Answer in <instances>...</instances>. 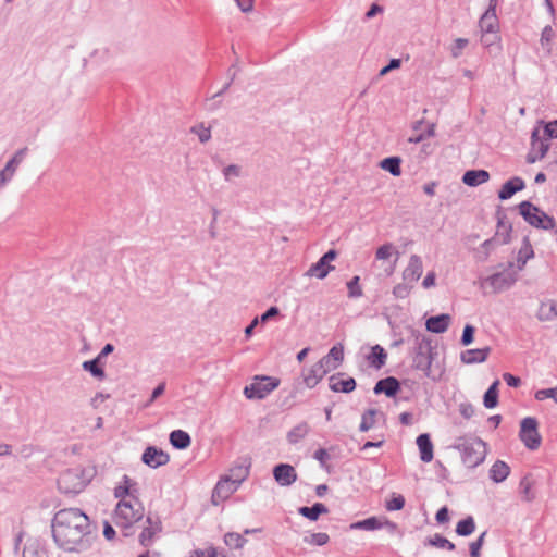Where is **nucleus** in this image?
Instances as JSON below:
<instances>
[{"instance_id":"nucleus-1","label":"nucleus","mask_w":557,"mask_h":557,"mask_svg":"<svg viewBox=\"0 0 557 557\" xmlns=\"http://www.w3.org/2000/svg\"><path fill=\"white\" fill-rule=\"evenodd\" d=\"M90 533L89 518L78 508L59 510L52 520L55 544L66 552H79L88 547L85 539Z\"/></svg>"},{"instance_id":"nucleus-2","label":"nucleus","mask_w":557,"mask_h":557,"mask_svg":"<svg viewBox=\"0 0 557 557\" xmlns=\"http://www.w3.org/2000/svg\"><path fill=\"white\" fill-rule=\"evenodd\" d=\"M456 448L461 453L462 462L471 469L481 465L487 455V445L480 437H461Z\"/></svg>"},{"instance_id":"nucleus-3","label":"nucleus","mask_w":557,"mask_h":557,"mask_svg":"<svg viewBox=\"0 0 557 557\" xmlns=\"http://www.w3.org/2000/svg\"><path fill=\"white\" fill-rule=\"evenodd\" d=\"M143 517V507L136 498L120 500L113 516V522L123 529L132 527Z\"/></svg>"},{"instance_id":"nucleus-4","label":"nucleus","mask_w":557,"mask_h":557,"mask_svg":"<svg viewBox=\"0 0 557 557\" xmlns=\"http://www.w3.org/2000/svg\"><path fill=\"white\" fill-rule=\"evenodd\" d=\"M519 213L525 222L531 226L542 230H554L556 227L555 219L540 208L535 207L530 201H522L519 205Z\"/></svg>"},{"instance_id":"nucleus-5","label":"nucleus","mask_w":557,"mask_h":557,"mask_svg":"<svg viewBox=\"0 0 557 557\" xmlns=\"http://www.w3.org/2000/svg\"><path fill=\"white\" fill-rule=\"evenodd\" d=\"M280 385V380L272 376H256L250 385L245 386L244 395L248 399H263Z\"/></svg>"},{"instance_id":"nucleus-6","label":"nucleus","mask_w":557,"mask_h":557,"mask_svg":"<svg viewBox=\"0 0 557 557\" xmlns=\"http://www.w3.org/2000/svg\"><path fill=\"white\" fill-rule=\"evenodd\" d=\"M517 273L515 263L508 262L505 269L484 278V284L490 285L494 293H500L509 289L517 282Z\"/></svg>"},{"instance_id":"nucleus-7","label":"nucleus","mask_w":557,"mask_h":557,"mask_svg":"<svg viewBox=\"0 0 557 557\" xmlns=\"http://www.w3.org/2000/svg\"><path fill=\"white\" fill-rule=\"evenodd\" d=\"M432 347L431 341L424 335L416 337V354L413 356V367L424 372L426 376L431 374L432 364Z\"/></svg>"},{"instance_id":"nucleus-8","label":"nucleus","mask_w":557,"mask_h":557,"mask_svg":"<svg viewBox=\"0 0 557 557\" xmlns=\"http://www.w3.org/2000/svg\"><path fill=\"white\" fill-rule=\"evenodd\" d=\"M519 437L525 447L531 450L540 447L542 437L537 431V420L535 418L527 417L521 421Z\"/></svg>"},{"instance_id":"nucleus-9","label":"nucleus","mask_w":557,"mask_h":557,"mask_svg":"<svg viewBox=\"0 0 557 557\" xmlns=\"http://www.w3.org/2000/svg\"><path fill=\"white\" fill-rule=\"evenodd\" d=\"M60 491L66 494H76L85 488V482L79 476L77 469H67L58 479Z\"/></svg>"},{"instance_id":"nucleus-10","label":"nucleus","mask_w":557,"mask_h":557,"mask_svg":"<svg viewBox=\"0 0 557 557\" xmlns=\"http://www.w3.org/2000/svg\"><path fill=\"white\" fill-rule=\"evenodd\" d=\"M336 257V250H329L315 263L310 265L305 275L308 277H317L319 280L325 278L329 273L334 270V267L331 265V262L335 260Z\"/></svg>"},{"instance_id":"nucleus-11","label":"nucleus","mask_w":557,"mask_h":557,"mask_svg":"<svg viewBox=\"0 0 557 557\" xmlns=\"http://www.w3.org/2000/svg\"><path fill=\"white\" fill-rule=\"evenodd\" d=\"M497 0H490L488 8L479 21V27L483 34L482 41L485 45H491L485 40V35L496 34L498 32V18L496 15Z\"/></svg>"},{"instance_id":"nucleus-12","label":"nucleus","mask_w":557,"mask_h":557,"mask_svg":"<svg viewBox=\"0 0 557 557\" xmlns=\"http://www.w3.org/2000/svg\"><path fill=\"white\" fill-rule=\"evenodd\" d=\"M549 139L543 135L540 128H534L531 135V151L528 154V162L534 163L545 157L549 149Z\"/></svg>"},{"instance_id":"nucleus-13","label":"nucleus","mask_w":557,"mask_h":557,"mask_svg":"<svg viewBox=\"0 0 557 557\" xmlns=\"http://www.w3.org/2000/svg\"><path fill=\"white\" fill-rule=\"evenodd\" d=\"M141 461L148 467L156 469L166 465L170 461V456L168 453L156 446H149L145 449L141 456Z\"/></svg>"},{"instance_id":"nucleus-14","label":"nucleus","mask_w":557,"mask_h":557,"mask_svg":"<svg viewBox=\"0 0 557 557\" xmlns=\"http://www.w3.org/2000/svg\"><path fill=\"white\" fill-rule=\"evenodd\" d=\"M238 486L233 483L226 475L221 478L216 483L215 487L212 492V503L214 505H219L221 502L227 499L234 492H236Z\"/></svg>"},{"instance_id":"nucleus-15","label":"nucleus","mask_w":557,"mask_h":557,"mask_svg":"<svg viewBox=\"0 0 557 557\" xmlns=\"http://www.w3.org/2000/svg\"><path fill=\"white\" fill-rule=\"evenodd\" d=\"M250 467H251V459L249 457L240 458L230 469V473L226 476L239 487V485L249 475Z\"/></svg>"},{"instance_id":"nucleus-16","label":"nucleus","mask_w":557,"mask_h":557,"mask_svg":"<svg viewBox=\"0 0 557 557\" xmlns=\"http://www.w3.org/2000/svg\"><path fill=\"white\" fill-rule=\"evenodd\" d=\"M344 373H335L329 377V387L334 393H351L357 383L354 377L344 379Z\"/></svg>"},{"instance_id":"nucleus-17","label":"nucleus","mask_w":557,"mask_h":557,"mask_svg":"<svg viewBox=\"0 0 557 557\" xmlns=\"http://www.w3.org/2000/svg\"><path fill=\"white\" fill-rule=\"evenodd\" d=\"M273 475L281 486H289L297 480V473L293 466L280 463L274 467Z\"/></svg>"},{"instance_id":"nucleus-18","label":"nucleus","mask_w":557,"mask_h":557,"mask_svg":"<svg viewBox=\"0 0 557 557\" xmlns=\"http://www.w3.org/2000/svg\"><path fill=\"white\" fill-rule=\"evenodd\" d=\"M26 148L20 149L7 162L5 166L0 171V185L7 184L14 176L18 165L24 159Z\"/></svg>"},{"instance_id":"nucleus-19","label":"nucleus","mask_w":557,"mask_h":557,"mask_svg":"<svg viewBox=\"0 0 557 557\" xmlns=\"http://www.w3.org/2000/svg\"><path fill=\"white\" fill-rule=\"evenodd\" d=\"M423 272L422 260L419 256L412 255L409 259L408 265L403 272V278L408 283L417 282Z\"/></svg>"},{"instance_id":"nucleus-20","label":"nucleus","mask_w":557,"mask_h":557,"mask_svg":"<svg viewBox=\"0 0 557 557\" xmlns=\"http://www.w3.org/2000/svg\"><path fill=\"white\" fill-rule=\"evenodd\" d=\"M400 389V384L398 380L394 376H387L377 381L375 384L373 392L374 394H385L387 397H394L398 391Z\"/></svg>"},{"instance_id":"nucleus-21","label":"nucleus","mask_w":557,"mask_h":557,"mask_svg":"<svg viewBox=\"0 0 557 557\" xmlns=\"http://www.w3.org/2000/svg\"><path fill=\"white\" fill-rule=\"evenodd\" d=\"M524 181L519 176H515L503 184L498 191V198L500 200H507L511 198L516 193L524 189Z\"/></svg>"},{"instance_id":"nucleus-22","label":"nucleus","mask_w":557,"mask_h":557,"mask_svg":"<svg viewBox=\"0 0 557 557\" xmlns=\"http://www.w3.org/2000/svg\"><path fill=\"white\" fill-rule=\"evenodd\" d=\"M371 368L380 370L386 363L387 352L381 345L370 347V351L364 356Z\"/></svg>"},{"instance_id":"nucleus-23","label":"nucleus","mask_w":557,"mask_h":557,"mask_svg":"<svg viewBox=\"0 0 557 557\" xmlns=\"http://www.w3.org/2000/svg\"><path fill=\"white\" fill-rule=\"evenodd\" d=\"M491 352L488 346L484 348L468 349L461 352L460 359L466 364L481 363L484 362Z\"/></svg>"},{"instance_id":"nucleus-24","label":"nucleus","mask_w":557,"mask_h":557,"mask_svg":"<svg viewBox=\"0 0 557 557\" xmlns=\"http://www.w3.org/2000/svg\"><path fill=\"white\" fill-rule=\"evenodd\" d=\"M146 522L148 523V525H146L143 529L141 533L139 534V542L143 546H149L152 542L153 536L161 531L160 520H152L151 517H147Z\"/></svg>"},{"instance_id":"nucleus-25","label":"nucleus","mask_w":557,"mask_h":557,"mask_svg":"<svg viewBox=\"0 0 557 557\" xmlns=\"http://www.w3.org/2000/svg\"><path fill=\"white\" fill-rule=\"evenodd\" d=\"M417 445L420 450V458L423 462H430L433 459V444L430 435L426 433L420 434L417 437Z\"/></svg>"},{"instance_id":"nucleus-26","label":"nucleus","mask_w":557,"mask_h":557,"mask_svg":"<svg viewBox=\"0 0 557 557\" xmlns=\"http://www.w3.org/2000/svg\"><path fill=\"white\" fill-rule=\"evenodd\" d=\"M490 180V173L485 170H469L462 176V182L471 187L486 183Z\"/></svg>"},{"instance_id":"nucleus-27","label":"nucleus","mask_w":557,"mask_h":557,"mask_svg":"<svg viewBox=\"0 0 557 557\" xmlns=\"http://www.w3.org/2000/svg\"><path fill=\"white\" fill-rule=\"evenodd\" d=\"M450 322V317L448 314H440L435 317H431L426 320L425 326L426 330L432 333H443L445 332Z\"/></svg>"},{"instance_id":"nucleus-28","label":"nucleus","mask_w":557,"mask_h":557,"mask_svg":"<svg viewBox=\"0 0 557 557\" xmlns=\"http://www.w3.org/2000/svg\"><path fill=\"white\" fill-rule=\"evenodd\" d=\"M510 474V467L503 460H496L490 469V479L495 483L504 482Z\"/></svg>"},{"instance_id":"nucleus-29","label":"nucleus","mask_w":557,"mask_h":557,"mask_svg":"<svg viewBox=\"0 0 557 557\" xmlns=\"http://www.w3.org/2000/svg\"><path fill=\"white\" fill-rule=\"evenodd\" d=\"M280 313V310L277 307L275 306H272L270 307L263 314H261L260 317H256L251 323L245 329V335L246 337H250L253 333V330L255 327L258 325V324H262V323H265L268 322L270 319L278 315Z\"/></svg>"},{"instance_id":"nucleus-30","label":"nucleus","mask_w":557,"mask_h":557,"mask_svg":"<svg viewBox=\"0 0 557 557\" xmlns=\"http://www.w3.org/2000/svg\"><path fill=\"white\" fill-rule=\"evenodd\" d=\"M298 512H299V515H301L302 517H305L311 521H317L319 519L320 515L327 513L329 509L324 504L315 503L311 507H307V506L300 507L298 509Z\"/></svg>"},{"instance_id":"nucleus-31","label":"nucleus","mask_w":557,"mask_h":557,"mask_svg":"<svg viewBox=\"0 0 557 557\" xmlns=\"http://www.w3.org/2000/svg\"><path fill=\"white\" fill-rule=\"evenodd\" d=\"M382 518L380 517H370L364 520H360L354 522L349 525L350 530H364V531H375L383 529V524H381Z\"/></svg>"},{"instance_id":"nucleus-32","label":"nucleus","mask_w":557,"mask_h":557,"mask_svg":"<svg viewBox=\"0 0 557 557\" xmlns=\"http://www.w3.org/2000/svg\"><path fill=\"white\" fill-rule=\"evenodd\" d=\"M170 443L176 449H186L190 445L191 438L187 432L174 430L170 433Z\"/></svg>"},{"instance_id":"nucleus-33","label":"nucleus","mask_w":557,"mask_h":557,"mask_svg":"<svg viewBox=\"0 0 557 557\" xmlns=\"http://www.w3.org/2000/svg\"><path fill=\"white\" fill-rule=\"evenodd\" d=\"M325 375V370H321L315 363L304 372V382L307 387L313 388Z\"/></svg>"},{"instance_id":"nucleus-34","label":"nucleus","mask_w":557,"mask_h":557,"mask_svg":"<svg viewBox=\"0 0 557 557\" xmlns=\"http://www.w3.org/2000/svg\"><path fill=\"white\" fill-rule=\"evenodd\" d=\"M309 432V424L307 422H300L287 433L286 438L289 444L295 445L299 443L302 438H305Z\"/></svg>"},{"instance_id":"nucleus-35","label":"nucleus","mask_w":557,"mask_h":557,"mask_svg":"<svg viewBox=\"0 0 557 557\" xmlns=\"http://www.w3.org/2000/svg\"><path fill=\"white\" fill-rule=\"evenodd\" d=\"M499 243L496 240V238H490L483 242L479 249L475 250V258L480 262H484L488 259L491 252L495 249V247Z\"/></svg>"},{"instance_id":"nucleus-36","label":"nucleus","mask_w":557,"mask_h":557,"mask_svg":"<svg viewBox=\"0 0 557 557\" xmlns=\"http://www.w3.org/2000/svg\"><path fill=\"white\" fill-rule=\"evenodd\" d=\"M99 358H94L91 360H86L83 362L82 368L89 372L94 377L102 381L106 379L104 370L100 367Z\"/></svg>"},{"instance_id":"nucleus-37","label":"nucleus","mask_w":557,"mask_h":557,"mask_svg":"<svg viewBox=\"0 0 557 557\" xmlns=\"http://www.w3.org/2000/svg\"><path fill=\"white\" fill-rule=\"evenodd\" d=\"M498 385L499 381H494L484 394L483 404L488 409L495 408L498 405Z\"/></svg>"},{"instance_id":"nucleus-38","label":"nucleus","mask_w":557,"mask_h":557,"mask_svg":"<svg viewBox=\"0 0 557 557\" xmlns=\"http://www.w3.org/2000/svg\"><path fill=\"white\" fill-rule=\"evenodd\" d=\"M23 557H48V554L38 541L33 540L26 543Z\"/></svg>"},{"instance_id":"nucleus-39","label":"nucleus","mask_w":557,"mask_h":557,"mask_svg":"<svg viewBox=\"0 0 557 557\" xmlns=\"http://www.w3.org/2000/svg\"><path fill=\"white\" fill-rule=\"evenodd\" d=\"M400 163L401 159L399 157H388L381 161L380 166L392 175L399 176L401 174Z\"/></svg>"},{"instance_id":"nucleus-40","label":"nucleus","mask_w":557,"mask_h":557,"mask_svg":"<svg viewBox=\"0 0 557 557\" xmlns=\"http://www.w3.org/2000/svg\"><path fill=\"white\" fill-rule=\"evenodd\" d=\"M537 317L541 321H549L554 318H557L556 302L555 301L542 302L539 308Z\"/></svg>"},{"instance_id":"nucleus-41","label":"nucleus","mask_w":557,"mask_h":557,"mask_svg":"<svg viewBox=\"0 0 557 557\" xmlns=\"http://www.w3.org/2000/svg\"><path fill=\"white\" fill-rule=\"evenodd\" d=\"M533 481L531 480L530 475H524L519 483V492L521 494V497L524 502H532L535 497L533 491Z\"/></svg>"},{"instance_id":"nucleus-42","label":"nucleus","mask_w":557,"mask_h":557,"mask_svg":"<svg viewBox=\"0 0 557 557\" xmlns=\"http://www.w3.org/2000/svg\"><path fill=\"white\" fill-rule=\"evenodd\" d=\"M475 530V522L473 517L469 516L466 519L459 521L456 525V533L460 536H469Z\"/></svg>"},{"instance_id":"nucleus-43","label":"nucleus","mask_w":557,"mask_h":557,"mask_svg":"<svg viewBox=\"0 0 557 557\" xmlns=\"http://www.w3.org/2000/svg\"><path fill=\"white\" fill-rule=\"evenodd\" d=\"M224 543L233 549L243 548L247 543V540L239 533L236 532H227L224 535Z\"/></svg>"},{"instance_id":"nucleus-44","label":"nucleus","mask_w":557,"mask_h":557,"mask_svg":"<svg viewBox=\"0 0 557 557\" xmlns=\"http://www.w3.org/2000/svg\"><path fill=\"white\" fill-rule=\"evenodd\" d=\"M132 480L127 475H123L122 482L114 488V496L120 500H126L125 497L131 495Z\"/></svg>"},{"instance_id":"nucleus-45","label":"nucleus","mask_w":557,"mask_h":557,"mask_svg":"<svg viewBox=\"0 0 557 557\" xmlns=\"http://www.w3.org/2000/svg\"><path fill=\"white\" fill-rule=\"evenodd\" d=\"M330 541V536L327 533L324 532H318V533H311L309 535H306L304 537V542L313 545V546H323L327 544Z\"/></svg>"},{"instance_id":"nucleus-46","label":"nucleus","mask_w":557,"mask_h":557,"mask_svg":"<svg viewBox=\"0 0 557 557\" xmlns=\"http://www.w3.org/2000/svg\"><path fill=\"white\" fill-rule=\"evenodd\" d=\"M426 544L437 548H446L448 550L455 549V544L441 534H435L433 537H430Z\"/></svg>"},{"instance_id":"nucleus-47","label":"nucleus","mask_w":557,"mask_h":557,"mask_svg":"<svg viewBox=\"0 0 557 557\" xmlns=\"http://www.w3.org/2000/svg\"><path fill=\"white\" fill-rule=\"evenodd\" d=\"M190 132L198 136L200 143L205 144L210 140L211 138V129L210 127H207L203 123H199L194 125L190 128Z\"/></svg>"},{"instance_id":"nucleus-48","label":"nucleus","mask_w":557,"mask_h":557,"mask_svg":"<svg viewBox=\"0 0 557 557\" xmlns=\"http://www.w3.org/2000/svg\"><path fill=\"white\" fill-rule=\"evenodd\" d=\"M375 413H376V410L369 409L362 414L361 423L359 426V430L361 432H367L374 425Z\"/></svg>"},{"instance_id":"nucleus-49","label":"nucleus","mask_w":557,"mask_h":557,"mask_svg":"<svg viewBox=\"0 0 557 557\" xmlns=\"http://www.w3.org/2000/svg\"><path fill=\"white\" fill-rule=\"evenodd\" d=\"M393 253L398 255V251L395 249V247L392 243H387L377 248V250L375 252V258L377 260H386Z\"/></svg>"},{"instance_id":"nucleus-50","label":"nucleus","mask_w":557,"mask_h":557,"mask_svg":"<svg viewBox=\"0 0 557 557\" xmlns=\"http://www.w3.org/2000/svg\"><path fill=\"white\" fill-rule=\"evenodd\" d=\"M405 506V497L400 494H393L392 499L387 500L385 508L388 511L401 510Z\"/></svg>"},{"instance_id":"nucleus-51","label":"nucleus","mask_w":557,"mask_h":557,"mask_svg":"<svg viewBox=\"0 0 557 557\" xmlns=\"http://www.w3.org/2000/svg\"><path fill=\"white\" fill-rule=\"evenodd\" d=\"M326 356L333 362H336L337 367H339L344 360V347L341 344L335 345L330 349Z\"/></svg>"},{"instance_id":"nucleus-52","label":"nucleus","mask_w":557,"mask_h":557,"mask_svg":"<svg viewBox=\"0 0 557 557\" xmlns=\"http://www.w3.org/2000/svg\"><path fill=\"white\" fill-rule=\"evenodd\" d=\"M534 397L536 400L540 401L545 400L547 398H552L557 404V386L552 388L539 389L535 392Z\"/></svg>"},{"instance_id":"nucleus-53","label":"nucleus","mask_w":557,"mask_h":557,"mask_svg":"<svg viewBox=\"0 0 557 557\" xmlns=\"http://www.w3.org/2000/svg\"><path fill=\"white\" fill-rule=\"evenodd\" d=\"M348 296L350 298H358L362 296V289L359 285V276H354L348 283Z\"/></svg>"},{"instance_id":"nucleus-54","label":"nucleus","mask_w":557,"mask_h":557,"mask_svg":"<svg viewBox=\"0 0 557 557\" xmlns=\"http://www.w3.org/2000/svg\"><path fill=\"white\" fill-rule=\"evenodd\" d=\"M321 370H325V375L333 371V370H336L338 367L336 366V362H333L331 359L327 358V356L325 355L324 357H322L317 363H315Z\"/></svg>"},{"instance_id":"nucleus-55","label":"nucleus","mask_w":557,"mask_h":557,"mask_svg":"<svg viewBox=\"0 0 557 557\" xmlns=\"http://www.w3.org/2000/svg\"><path fill=\"white\" fill-rule=\"evenodd\" d=\"M474 332H475L474 326H472L470 324H467L463 327V332H462V336H461V344L463 346H468L473 342Z\"/></svg>"},{"instance_id":"nucleus-56","label":"nucleus","mask_w":557,"mask_h":557,"mask_svg":"<svg viewBox=\"0 0 557 557\" xmlns=\"http://www.w3.org/2000/svg\"><path fill=\"white\" fill-rule=\"evenodd\" d=\"M223 175L225 181H230L232 177H238L240 175V166L237 164H230L223 169Z\"/></svg>"},{"instance_id":"nucleus-57","label":"nucleus","mask_w":557,"mask_h":557,"mask_svg":"<svg viewBox=\"0 0 557 557\" xmlns=\"http://www.w3.org/2000/svg\"><path fill=\"white\" fill-rule=\"evenodd\" d=\"M541 132L543 133V135H545L549 140L552 138H557V120L556 121H553V122H549L547 123L542 129Z\"/></svg>"},{"instance_id":"nucleus-58","label":"nucleus","mask_w":557,"mask_h":557,"mask_svg":"<svg viewBox=\"0 0 557 557\" xmlns=\"http://www.w3.org/2000/svg\"><path fill=\"white\" fill-rule=\"evenodd\" d=\"M468 42L469 41L466 38H457L451 49V55L454 58H458L461 54V51L467 47Z\"/></svg>"},{"instance_id":"nucleus-59","label":"nucleus","mask_w":557,"mask_h":557,"mask_svg":"<svg viewBox=\"0 0 557 557\" xmlns=\"http://www.w3.org/2000/svg\"><path fill=\"white\" fill-rule=\"evenodd\" d=\"M314 459H317L322 467H325L326 461L330 459V454L324 448H319L314 451Z\"/></svg>"},{"instance_id":"nucleus-60","label":"nucleus","mask_w":557,"mask_h":557,"mask_svg":"<svg viewBox=\"0 0 557 557\" xmlns=\"http://www.w3.org/2000/svg\"><path fill=\"white\" fill-rule=\"evenodd\" d=\"M553 37H554V30H553L552 26H549V25L545 26L541 34V44L543 46L546 44H549L550 40L553 39Z\"/></svg>"},{"instance_id":"nucleus-61","label":"nucleus","mask_w":557,"mask_h":557,"mask_svg":"<svg viewBox=\"0 0 557 557\" xmlns=\"http://www.w3.org/2000/svg\"><path fill=\"white\" fill-rule=\"evenodd\" d=\"M503 379L504 381L507 383L508 386H511V387H519L521 385V380L520 377L518 376H515L513 374L511 373H504L503 374Z\"/></svg>"},{"instance_id":"nucleus-62","label":"nucleus","mask_w":557,"mask_h":557,"mask_svg":"<svg viewBox=\"0 0 557 557\" xmlns=\"http://www.w3.org/2000/svg\"><path fill=\"white\" fill-rule=\"evenodd\" d=\"M164 391H165V383L162 382L152 391V394H151L148 403L146 404V406L151 405L158 397H160L164 393Z\"/></svg>"},{"instance_id":"nucleus-63","label":"nucleus","mask_w":557,"mask_h":557,"mask_svg":"<svg viewBox=\"0 0 557 557\" xmlns=\"http://www.w3.org/2000/svg\"><path fill=\"white\" fill-rule=\"evenodd\" d=\"M459 412L463 418L470 419L474 414V407L471 404H460Z\"/></svg>"},{"instance_id":"nucleus-64","label":"nucleus","mask_w":557,"mask_h":557,"mask_svg":"<svg viewBox=\"0 0 557 557\" xmlns=\"http://www.w3.org/2000/svg\"><path fill=\"white\" fill-rule=\"evenodd\" d=\"M401 62L399 59H392L389 63L382 67L380 71V76L386 75L389 71L398 69L400 66Z\"/></svg>"}]
</instances>
